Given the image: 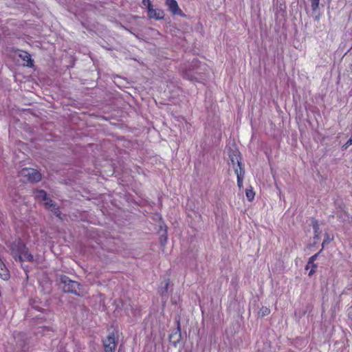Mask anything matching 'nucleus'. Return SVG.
Instances as JSON below:
<instances>
[{
  "label": "nucleus",
  "instance_id": "obj_1",
  "mask_svg": "<svg viewBox=\"0 0 352 352\" xmlns=\"http://www.w3.org/2000/svg\"><path fill=\"white\" fill-rule=\"evenodd\" d=\"M35 199L43 201L45 206L50 210L53 211L57 216H59L58 209L52 203V201L47 197L46 192L43 190H37L34 192Z\"/></svg>",
  "mask_w": 352,
  "mask_h": 352
},
{
  "label": "nucleus",
  "instance_id": "obj_2",
  "mask_svg": "<svg viewBox=\"0 0 352 352\" xmlns=\"http://www.w3.org/2000/svg\"><path fill=\"white\" fill-rule=\"evenodd\" d=\"M60 283L63 285V289L65 292L73 293L76 295H80L79 284L74 280H70L66 276L60 277Z\"/></svg>",
  "mask_w": 352,
  "mask_h": 352
},
{
  "label": "nucleus",
  "instance_id": "obj_3",
  "mask_svg": "<svg viewBox=\"0 0 352 352\" xmlns=\"http://www.w3.org/2000/svg\"><path fill=\"white\" fill-rule=\"evenodd\" d=\"M20 175L27 180L32 182H36L41 180V175L36 169L25 168L20 171Z\"/></svg>",
  "mask_w": 352,
  "mask_h": 352
},
{
  "label": "nucleus",
  "instance_id": "obj_4",
  "mask_svg": "<svg viewBox=\"0 0 352 352\" xmlns=\"http://www.w3.org/2000/svg\"><path fill=\"white\" fill-rule=\"evenodd\" d=\"M19 250L16 252H14V256L16 258L18 257L19 261H31L33 260V256L30 254L26 247L21 242L18 244Z\"/></svg>",
  "mask_w": 352,
  "mask_h": 352
},
{
  "label": "nucleus",
  "instance_id": "obj_5",
  "mask_svg": "<svg viewBox=\"0 0 352 352\" xmlns=\"http://www.w3.org/2000/svg\"><path fill=\"white\" fill-rule=\"evenodd\" d=\"M102 342L104 352H115L117 344L113 333L104 339Z\"/></svg>",
  "mask_w": 352,
  "mask_h": 352
},
{
  "label": "nucleus",
  "instance_id": "obj_6",
  "mask_svg": "<svg viewBox=\"0 0 352 352\" xmlns=\"http://www.w3.org/2000/svg\"><path fill=\"white\" fill-rule=\"evenodd\" d=\"M166 5L169 11L174 15L184 16L175 0H166Z\"/></svg>",
  "mask_w": 352,
  "mask_h": 352
},
{
  "label": "nucleus",
  "instance_id": "obj_7",
  "mask_svg": "<svg viewBox=\"0 0 352 352\" xmlns=\"http://www.w3.org/2000/svg\"><path fill=\"white\" fill-rule=\"evenodd\" d=\"M148 16L150 19L160 20L164 17V12L162 9H155L151 7L148 10Z\"/></svg>",
  "mask_w": 352,
  "mask_h": 352
},
{
  "label": "nucleus",
  "instance_id": "obj_8",
  "mask_svg": "<svg viewBox=\"0 0 352 352\" xmlns=\"http://www.w3.org/2000/svg\"><path fill=\"white\" fill-rule=\"evenodd\" d=\"M229 157H230V161L232 164L234 169L235 168H237L238 169L241 168V162L239 160V151L237 150L233 151L232 154L229 155Z\"/></svg>",
  "mask_w": 352,
  "mask_h": 352
},
{
  "label": "nucleus",
  "instance_id": "obj_9",
  "mask_svg": "<svg viewBox=\"0 0 352 352\" xmlns=\"http://www.w3.org/2000/svg\"><path fill=\"white\" fill-rule=\"evenodd\" d=\"M19 56L23 60V65L25 66H31L32 65V61L31 59V56L26 52H21L19 54Z\"/></svg>",
  "mask_w": 352,
  "mask_h": 352
},
{
  "label": "nucleus",
  "instance_id": "obj_10",
  "mask_svg": "<svg viewBox=\"0 0 352 352\" xmlns=\"http://www.w3.org/2000/svg\"><path fill=\"white\" fill-rule=\"evenodd\" d=\"M0 278L3 280H8L10 278V274L3 261L0 258Z\"/></svg>",
  "mask_w": 352,
  "mask_h": 352
},
{
  "label": "nucleus",
  "instance_id": "obj_11",
  "mask_svg": "<svg viewBox=\"0 0 352 352\" xmlns=\"http://www.w3.org/2000/svg\"><path fill=\"white\" fill-rule=\"evenodd\" d=\"M234 172L237 177V185L241 188L243 186V179L245 174V171L242 168H240L239 169L235 168Z\"/></svg>",
  "mask_w": 352,
  "mask_h": 352
},
{
  "label": "nucleus",
  "instance_id": "obj_12",
  "mask_svg": "<svg viewBox=\"0 0 352 352\" xmlns=\"http://www.w3.org/2000/svg\"><path fill=\"white\" fill-rule=\"evenodd\" d=\"M254 192L252 190V188H250V189H247L246 190V192H245V195L247 197V199H248V201H251L254 199Z\"/></svg>",
  "mask_w": 352,
  "mask_h": 352
},
{
  "label": "nucleus",
  "instance_id": "obj_13",
  "mask_svg": "<svg viewBox=\"0 0 352 352\" xmlns=\"http://www.w3.org/2000/svg\"><path fill=\"white\" fill-rule=\"evenodd\" d=\"M318 256V254H316L314 255H313L312 256H311L309 259V262L306 266V269L307 270L310 266L311 265H313L314 264V261L316 260V258H317Z\"/></svg>",
  "mask_w": 352,
  "mask_h": 352
},
{
  "label": "nucleus",
  "instance_id": "obj_14",
  "mask_svg": "<svg viewBox=\"0 0 352 352\" xmlns=\"http://www.w3.org/2000/svg\"><path fill=\"white\" fill-rule=\"evenodd\" d=\"M311 3V8L313 10H316L319 6L320 0H310Z\"/></svg>",
  "mask_w": 352,
  "mask_h": 352
},
{
  "label": "nucleus",
  "instance_id": "obj_15",
  "mask_svg": "<svg viewBox=\"0 0 352 352\" xmlns=\"http://www.w3.org/2000/svg\"><path fill=\"white\" fill-rule=\"evenodd\" d=\"M351 145H352V134L349 140L342 146V150H346Z\"/></svg>",
  "mask_w": 352,
  "mask_h": 352
},
{
  "label": "nucleus",
  "instance_id": "obj_16",
  "mask_svg": "<svg viewBox=\"0 0 352 352\" xmlns=\"http://www.w3.org/2000/svg\"><path fill=\"white\" fill-rule=\"evenodd\" d=\"M261 312L262 316L268 315L270 313V310L267 307H262L261 309Z\"/></svg>",
  "mask_w": 352,
  "mask_h": 352
},
{
  "label": "nucleus",
  "instance_id": "obj_17",
  "mask_svg": "<svg viewBox=\"0 0 352 352\" xmlns=\"http://www.w3.org/2000/svg\"><path fill=\"white\" fill-rule=\"evenodd\" d=\"M142 4L146 7L147 10L151 8L152 6L150 0H142Z\"/></svg>",
  "mask_w": 352,
  "mask_h": 352
},
{
  "label": "nucleus",
  "instance_id": "obj_18",
  "mask_svg": "<svg viewBox=\"0 0 352 352\" xmlns=\"http://www.w3.org/2000/svg\"><path fill=\"white\" fill-rule=\"evenodd\" d=\"M168 287V282L165 281L164 282V287L162 288V289H161L162 294H164V293H166L167 292Z\"/></svg>",
  "mask_w": 352,
  "mask_h": 352
},
{
  "label": "nucleus",
  "instance_id": "obj_19",
  "mask_svg": "<svg viewBox=\"0 0 352 352\" xmlns=\"http://www.w3.org/2000/svg\"><path fill=\"white\" fill-rule=\"evenodd\" d=\"M311 265V269L309 272V276L313 275L315 273L316 269V265L315 264H313Z\"/></svg>",
  "mask_w": 352,
  "mask_h": 352
},
{
  "label": "nucleus",
  "instance_id": "obj_20",
  "mask_svg": "<svg viewBox=\"0 0 352 352\" xmlns=\"http://www.w3.org/2000/svg\"><path fill=\"white\" fill-rule=\"evenodd\" d=\"M314 229H315V232H317V229H318V228H317V226H314Z\"/></svg>",
  "mask_w": 352,
  "mask_h": 352
}]
</instances>
